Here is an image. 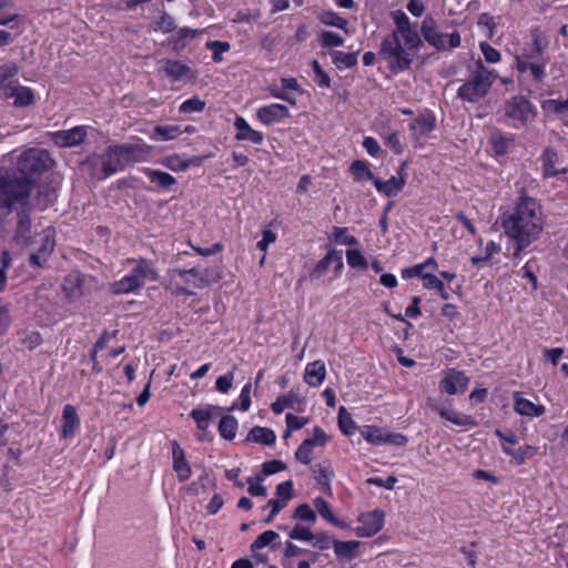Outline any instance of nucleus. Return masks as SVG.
I'll return each mask as SVG.
<instances>
[{
  "mask_svg": "<svg viewBox=\"0 0 568 568\" xmlns=\"http://www.w3.org/2000/svg\"><path fill=\"white\" fill-rule=\"evenodd\" d=\"M314 507L316 508V510L318 511V514L324 518L326 519L328 523H331L332 525L338 527V528H342V529H346L348 528V525L339 519H337L332 509H331V505L323 498V497H316L314 499Z\"/></svg>",
  "mask_w": 568,
  "mask_h": 568,
  "instance_id": "obj_29",
  "label": "nucleus"
},
{
  "mask_svg": "<svg viewBox=\"0 0 568 568\" xmlns=\"http://www.w3.org/2000/svg\"><path fill=\"white\" fill-rule=\"evenodd\" d=\"M338 427L346 436L352 435L356 429L352 415L344 406H341L338 409Z\"/></svg>",
  "mask_w": 568,
  "mask_h": 568,
  "instance_id": "obj_41",
  "label": "nucleus"
},
{
  "mask_svg": "<svg viewBox=\"0 0 568 568\" xmlns=\"http://www.w3.org/2000/svg\"><path fill=\"white\" fill-rule=\"evenodd\" d=\"M344 43V39L332 31H323L321 34V45L323 48L341 47Z\"/></svg>",
  "mask_w": 568,
  "mask_h": 568,
  "instance_id": "obj_54",
  "label": "nucleus"
},
{
  "mask_svg": "<svg viewBox=\"0 0 568 568\" xmlns=\"http://www.w3.org/2000/svg\"><path fill=\"white\" fill-rule=\"evenodd\" d=\"M379 55L388 62V69L393 73L408 70L413 63V55L402 45L397 31L383 39Z\"/></svg>",
  "mask_w": 568,
  "mask_h": 568,
  "instance_id": "obj_5",
  "label": "nucleus"
},
{
  "mask_svg": "<svg viewBox=\"0 0 568 568\" xmlns=\"http://www.w3.org/2000/svg\"><path fill=\"white\" fill-rule=\"evenodd\" d=\"M547 47V41L542 39L538 29H534L531 32V43L526 44L523 48L520 54L525 55L526 59L532 61L545 60L544 52Z\"/></svg>",
  "mask_w": 568,
  "mask_h": 568,
  "instance_id": "obj_21",
  "label": "nucleus"
},
{
  "mask_svg": "<svg viewBox=\"0 0 568 568\" xmlns=\"http://www.w3.org/2000/svg\"><path fill=\"white\" fill-rule=\"evenodd\" d=\"M318 19L322 23L326 26L336 27L339 29H345L348 23L346 19L339 17L337 13L332 11H323L318 16Z\"/></svg>",
  "mask_w": 568,
  "mask_h": 568,
  "instance_id": "obj_47",
  "label": "nucleus"
},
{
  "mask_svg": "<svg viewBox=\"0 0 568 568\" xmlns=\"http://www.w3.org/2000/svg\"><path fill=\"white\" fill-rule=\"evenodd\" d=\"M211 408L217 409V406H209L206 409L195 408L190 413V416L196 422L197 428L201 430H206L209 427V423L212 418V414L210 412Z\"/></svg>",
  "mask_w": 568,
  "mask_h": 568,
  "instance_id": "obj_45",
  "label": "nucleus"
},
{
  "mask_svg": "<svg viewBox=\"0 0 568 568\" xmlns=\"http://www.w3.org/2000/svg\"><path fill=\"white\" fill-rule=\"evenodd\" d=\"M335 263V271L341 272L344 267L342 251L331 250L327 254L317 262L314 270L311 272V278H320L322 277L331 266V264Z\"/></svg>",
  "mask_w": 568,
  "mask_h": 568,
  "instance_id": "obj_19",
  "label": "nucleus"
},
{
  "mask_svg": "<svg viewBox=\"0 0 568 568\" xmlns=\"http://www.w3.org/2000/svg\"><path fill=\"white\" fill-rule=\"evenodd\" d=\"M424 286L426 288H435L443 300H448L449 294L445 288L444 283L434 274L424 275Z\"/></svg>",
  "mask_w": 568,
  "mask_h": 568,
  "instance_id": "obj_49",
  "label": "nucleus"
},
{
  "mask_svg": "<svg viewBox=\"0 0 568 568\" xmlns=\"http://www.w3.org/2000/svg\"><path fill=\"white\" fill-rule=\"evenodd\" d=\"M427 406L432 410L437 412L443 418L453 423L454 425L462 426V427H476L477 426V422L470 415L457 413L455 410L440 407L432 398L427 399Z\"/></svg>",
  "mask_w": 568,
  "mask_h": 568,
  "instance_id": "obj_16",
  "label": "nucleus"
},
{
  "mask_svg": "<svg viewBox=\"0 0 568 568\" xmlns=\"http://www.w3.org/2000/svg\"><path fill=\"white\" fill-rule=\"evenodd\" d=\"M313 447L312 442L304 439L295 453V458L305 465L310 464Z\"/></svg>",
  "mask_w": 568,
  "mask_h": 568,
  "instance_id": "obj_58",
  "label": "nucleus"
},
{
  "mask_svg": "<svg viewBox=\"0 0 568 568\" xmlns=\"http://www.w3.org/2000/svg\"><path fill=\"white\" fill-rule=\"evenodd\" d=\"M80 426V418L77 408L73 405H65L62 412V428L61 436L63 438H71L74 436L75 430Z\"/></svg>",
  "mask_w": 568,
  "mask_h": 568,
  "instance_id": "obj_23",
  "label": "nucleus"
},
{
  "mask_svg": "<svg viewBox=\"0 0 568 568\" xmlns=\"http://www.w3.org/2000/svg\"><path fill=\"white\" fill-rule=\"evenodd\" d=\"M351 173L354 175L355 180H374V174L371 171L368 164L361 160H355L349 168Z\"/></svg>",
  "mask_w": 568,
  "mask_h": 568,
  "instance_id": "obj_43",
  "label": "nucleus"
},
{
  "mask_svg": "<svg viewBox=\"0 0 568 568\" xmlns=\"http://www.w3.org/2000/svg\"><path fill=\"white\" fill-rule=\"evenodd\" d=\"M480 50L488 63H497L500 60V53L487 42L480 43Z\"/></svg>",
  "mask_w": 568,
  "mask_h": 568,
  "instance_id": "obj_63",
  "label": "nucleus"
},
{
  "mask_svg": "<svg viewBox=\"0 0 568 568\" xmlns=\"http://www.w3.org/2000/svg\"><path fill=\"white\" fill-rule=\"evenodd\" d=\"M295 395L290 392L287 395L280 396L273 404L272 410L275 414H281L285 408L293 407Z\"/></svg>",
  "mask_w": 568,
  "mask_h": 568,
  "instance_id": "obj_56",
  "label": "nucleus"
},
{
  "mask_svg": "<svg viewBox=\"0 0 568 568\" xmlns=\"http://www.w3.org/2000/svg\"><path fill=\"white\" fill-rule=\"evenodd\" d=\"M205 108V101L201 100L199 97H193L186 101H184L179 111L181 113H192V112H201Z\"/></svg>",
  "mask_w": 568,
  "mask_h": 568,
  "instance_id": "obj_53",
  "label": "nucleus"
},
{
  "mask_svg": "<svg viewBox=\"0 0 568 568\" xmlns=\"http://www.w3.org/2000/svg\"><path fill=\"white\" fill-rule=\"evenodd\" d=\"M236 429L237 420L234 416L225 415L221 418L219 423V433L224 439L232 440L235 437Z\"/></svg>",
  "mask_w": 568,
  "mask_h": 568,
  "instance_id": "obj_38",
  "label": "nucleus"
},
{
  "mask_svg": "<svg viewBox=\"0 0 568 568\" xmlns=\"http://www.w3.org/2000/svg\"><path fill=\"white\" fill-rule=\"evenodd\" d=\"M276 436L272 429L261 426H254L246 437V442L258 443L267 446L273 445Z\"/></svg>",
  "mask_w": 568,
  "mask_h": 568,
  "instance_id": "obj_30",
  "label": "nucleus"
},
{
  "mask_svg": "<svg viewBox=\"0 0 568 568\" xmlns=\"http://www.w3.org/2000/svg\"><path fill=\"white\" fill-rule=\"evenodd\" d=\"M206 47L211 50H213L212 60L214 62H221L222 61V53L230 50L231 45L229 42L223 41H210L206 43Z\"/></svg>",
  "mask_w": 568,
  "mask_h": 568,
  "instance_id": "obj_55",
  "label": "nucleus"
},
{
  "mask_svg": "<svg viewBox=\"0 0 568 568\" xmlns=\"http://www.w3.org/2000/svg\"><path fill=\"white\" fill-rule=\"evenodd\" d=\"M514 398V408L523 416L538 417L545 413V407L542 405L534 404L532 402L521 397L519 393H516Z\"/></svg>",
  "mask_w": 568,
  "mask_h": 568,
  "instance_id": "obj_26",
  "label": "nucleus"
},
{
  "mask_svg": "<svg viewBox=\"0 0 568 568\" xmlns=\"http://www.w3.org/2000/svg\"><path fill=\"white\" fill-rule=\"evenodd\" d=\"M174 272L189 285L194 288H204L217 278H211L210 271L200 270L199 267L192 268H178Z\"/></svg>",
  "mask_w": 568,
  "mask_h": 568,
  "instance_id": "obj_14",
  "label": "nucleus"
},
{
  "mask_svg": "<svg viewBox=\"0 0 568 568\" xmlns=\"http://www.w3.org/2000/svg\"><path fill=\"white\" fill-rule=\"evenodd\" d=\"M92 278L79 271L69 273L63 281V291L70 301L84 296L90 290Z\"/></svg>",
  "mask_w": 568,
  "mask_h": 568,
  "instance_id": "obj_10",
  "label": "nucleus"
},
{
  "mask_svg": "<svg viewBox=\"0 0 568 568\" xmlns=\"http://www.w3.org/2000/svg\"><path fill=\"white\" fill-rule=\"evenodd\" d=\"M293 518L314 524L316 520V513L308 504H301L296 507Z\"/></svg>",
  "mask_w": 568,
  "mask_h": 568,
  "instance_id": "obj_51",
  "label": "nucleus"
},
{
  "mask_svg": "<svg viewBox=\"0 0 568 568\" xmlns=\"http://www.w3.org/2000/svg\"><path fill=\"white\" fill-rule=\"evenodd\" d=\"M496 78L495 71L486 68L481 60L476 61L470 79L457 90V98L470 103L479 102L488 94Z\"/></svg>",
  "mask_w": 568,
  "mask_h": 568,
  "instance_id": "obj_3",
  "label": "nucleus"
},
{
  "mask_svg": "<svg viewBox=\"0 0 568 568\" xmlns=\"http://www.w3.org/2000/svg\"><path fill=\"white\" fill-rule=\"evenodd\" d=\"M128 261L135 262L136 265L130 274L110 285V292L114 295L136 292L144 286L145 280L158 281L159 278V274L151 261L143 257Z\"/></svg>",
  "mask_w": 568,
  "mask_h": 568,
  "instance_id": "obj_4",
  "label": "nucleus"
},
{
  "mask_svg": "<svg viewBox=\"0 0 568 568\" xmlns=\"http://www.w3.org/2000/svg\"><path fill=\"white\" fill-rule=\"evenodd\" d=\"M346 261L347 264L353 268L366 270L368 266L366 258L359 250H347Z\"/></svg>",
  "mask_w": 568,
  "mask_h": 568,
  "instance_id": "obj_50",
  "label": "nucleus"
},
{
  "mask_svg": "<svg viewBox=\"0 0 568 568\" xmlns=\"http://www.w3.org/2000/svg\"><path fill=\"white\" fill-rule=\"evenodd\" d=\"M14 205H18L19 209L17 211V226L14 231V240L17 243L22 245H30L33 243L31 237V210L32 207L29 204V200L26 201H16Z\"/></svg>",
  "mask_w": 568,
  "mask_h": 568,
  "instance_id": "obj_9",
  "label": "nucleus"
},
{
  "mask_svg": "<svg viewBox=\"0 0 568 568\" xmlns=\"http://www.w3.org/2000/svg\"><path fill=\"white\" fill-rule=\"evenodd\" d=\"M284 469H286L285 463H283L282 460L273 459V460L265 462L262 465V475L270 476V475L276 474L278 471H282Z\"/></svg>",
  "mask_w": 568,
  "mask_h": 568,
  "instance_id": "obj_62",
  "label": "nucleus"
},
{
  "mask_svg": "<svg viewBox=\"0 0 568 568\" xmlns=\"http://www.w3.org/2000/svg\"><path fill=\"white\" fill-rule=\"evenodd\" d=\"M151 150L152 148L144 143L112 145L113 153L120 155L123 166L144 160Z\"/></svg>",
  "mask_w": 568,
  "mask_h": 568,
  "instance_id": "obj_11",
  "label": "nucleus"
},
{
  "mask_svg": "<svg viewBox=\"0 0 568 568\" xmlns=\"http://www.w3.org/2000/svg\"><path fill=\"white\" fill-rule=\"evenodd\" d=\"M84 164H88L93 169L92 174L99 180L124 169L120 155L113 153L112 145L102 154H93L89 156Z\"/></svg>",
  "mask_w": 568,
  "mask_h": 568,
  "instance_id": "obj_7",
  "label": "nucleus"
},
{
  "mask_svg": "<svg viewBox=\"0 0 568 568\" xmlns=\"http://www.w3.org/2000/svg\"><path fill=\"white\" fill-rule=\"evenodd\" d=\"M258 120L266 125H271L276 121H281L285 118L290 116V111L287 106L280 103H274L271 105L262 106L257 110L256 113Z\"/></svg>",
  "mask_w": 568,
  "mask_h": 568,
  "instance_id": "obj_20",
  "label": "nucleus"
},
{
  "mask_svg": "<svg viewBox=\"0 0 568 568\" xmlns=\"http://www.w3.org/2000/svg\"><path fill=\"white\" fill-rule=\"evenodd\" d=\"M314 542L313 546L317 548L318 550H326L331 546L334 547V542L336 539H333L327 532L320 531L317 534H314Z\"/></svg>",
  "mask_w": 568,
  "mask_h": 568,
  "instance_id": "obj_59",
  "label": "nucleus"
},
{
  "mask_svg": "<svg viewBox=\"0 0 568 568\" xmlns=\"http://www.w3.org/2000/svg\"><path fill=\"white\" fill-rule=\"evenodd\" d=\"M406 183L404 176H392L389 180L385 181L386 190L389 191L387 196H395L398 192H400Z\"/></svg>",
  "mask_w": 568,
  "mask_h": 568,
  "instance_id": "obj_60",
  "label": "nucleus"
},
{
  "mask_svg": "<svg viewBox=\"0 0 568 568\" xmlns=\"http://www.w3.org/2000/svg\"><path fill=\"white\" fill-rule=\"evenodd\" d=\"M361 542L358 540H335L334 551L338 559L351 560L358 556V547Z\"/></svg>",
  "mask_w": 568,
  "mask_h": 568,
  "instance_id": "obj_28",
  "label": "nucleus"
},
{
  "mask_svg": "<svg viewBox=\"0 0 568 568\" xmlns=\"http://www.w3.org/2000/svg\"><path fill=\"white\" fill-rule=\"evenodd\" d=\"M427 406L432 410L437 412L443 418L453 423L454 425L462 426V427H476L477 426V422L470 415L457 413L455 410L440 407L432 398L427 399Z\"/></svg>",
  "mask_w": 568,
  "mask_h": 568,
  "instance_id": "obj_15",
  "label": "nucleus"
},
{
  "mask_svg": "<svg viewBox=\"0 0 568 568\" xmlns=\"http://www.w3.org/2000/svg\"><path fill=\"white\" fill-rule=\"evenodd\" d=\"M200 31L197 29H191V28H181L178 32V38L173 41L174 49L176 51L183 49L185 47V40L186 39H194Z\"/></svg>",
  "mask_w": 568,
  "mask_h": 568,
  "instance_id": "obj_52",
  "label": "nucleus"
},
{
  "mask_svg": "<svg viewBox=\"0 0 568 568\" xmlns=\"http://www.w3.org/2000/svg\"><path fill=\"white\" fill-rule=\"evenodd\" d=\"M326 376L325 364L322 361L308 363L305 368L304 381L312 387L320 386Z\"/></svg>",
  "mask_w": 568,
  "mask_h": 568,
  "instance_id": "obj_25",
  "label": "nucleus"
},
{
  "mask_svg": "<svg viewBox=\"0 0 568 568\" xmlns=\"http://www.w3.org/2000/svg\"><path fill=\"white\" fill-rule=\"evenodd\" d=\"M234 126L236 129V140H248L254 144H261L264 140L263 134L258 131L253 130L246 120L242 116H237L234 121Z\"/></svg>",
  "mask_w": 568,
  "mask_h": 568,
  "instance_id": "obj_24",
  "label": "nucleus"
},
{
  "mask_svg": "<svg viewBox=\"0 0 568 568\" xmlns=\"http://www.w3.org/2000/svg\"><path fill=\"white\" fill-rule=\"evenodd\" d=\"M399 36L403 37L405 45L408 50L418 51L423 47L420 36L413 26L400 31Z\"/></svg>",
  "mask_w": 568,
  "mask_h": 568,
  "instance_id": "obj_40",
  "label": "nucleus"
},
{
  "mask_svg": "<svg viewBox=\"0 0 568 568\" xmlns=\"http://www.w3.org/2000/svg\"><path fill=\"white\" fill-rule=\"evenodd\" d=\"M278 538V534L274 530H266L262 532L252 544L251 551L255 552L258 549L270 546L272 549H276L278 545L274 541Z\"/></svg>",
  "mask_w": 568,
  "mask_h": 568,
  "instance_id": "obj_36",
  "label": "nucleus"
},
{
  "mask_svg": "<svg viewBox=\"0 0 568 568\" xmlns=\"http://www.w3.org/2000/svg\"><path fill=\"white\" fill-rule=\"evenodd\" d=\"M362 436L373 445H384L385 434L378 426H364L361 429Z\"/></svg>",
  "mask_w": 568,
  "mask_h": 568,
  "instance_id": "obj_44",
  "label": "nucleus"
},
{
  "mask_svg": "<svg viewBox=\"0 0 568 568\" xmlns=\"http://www.w3.org/2000/svg\"><path fill=\"white\" fill-rule=\"evenodd\" d=\"M19 73V67L16 62L9 61L0 65V88L11 89L10 79L14 78Z\"/></svg>",
  "mask_w": 568,
  "mask_h": 568,
  "instance_id": "obj_39",
  "label": "nucleus"
},
{
  "mask_svg": "<svg viewBox=\"0 0 568 568\" xmlns=\"http://www.w3.org/2000/svg\"><path fill=\"white\" fill-rule=\"evenodd\" d=\"M436 120L432 114L419 115L410 123V130L415 131L419 135H426L432 132L435 128Z\"/></svg>",
  "mask_w": 568,
  "mask_h": 568,
  "instance_id": "obj_34",
  "label": "nucleus"
},
{
  "mask_svg": "<svg viewBox=\"0 0 568 568\" xmlns=\"http://www.w3.org/2000/svg\"><path fill=\"white\" fill-rule=\"evenodd\" d=\"M14 97L16 106H29L34 103V94L30 88L27 87H12L10 92H4V99Z\"/></svg>",
  "mask_w": 568,
  "mask_h": 568,
  "instance_id": "obj_27",
  "label": "nucleus"
},
{
  "mask_svg": "<svg viewBox=\"0 0 568 568\" xmlns=\"http://www.w3.org/2000/svg\"><path fill=\"white\" fill-rule=\"evenodd\" d=\"M491 143H493L496 154L503 155V154L507 153L510 145L514 144V138L505 136V135L498 133V134L493 135Z\"/></svg>",
  "mask_w": 568,
  "mask_h": 568,
  "instance_id": "obj_48",
  "label": "nucleus"
},
{
  "mask_svg": "<svg viewBox=\"0 0 568 568\" xmlns=\"http://www.w3.org/2000/svg\"><path fill=\"white\" fill-rule=\"evenodd\" d=\"M288 536L294 540H304V541H313L314 534L311 531L308 527H304L302 525H296L290 532Z\"/></svg>",
  "mask_w": 568,
  "mask_h": 568,
  "instance_id": "obj_57",
  "label": "nucleus"
},
{
  "mask_svg": "<svg viewBox=\"0 0 568 568\" xmlns=\"http://www.w3.org/2000/svg\"><path fill=\"white\" fill-rule=\"evenodd\" d=\"M57 192L50 185H41L36 195V205L40 210L47 209L49 205L53 204L57 200Z\"/></svg>",
  "mask_w": 568,
  "mask_h": 568,
  "instance_id": "obj_35",
  "label": "nucleus"
},
{
  "mask_svg": "<svg viewBox=\"0 0 568 568\" xmlns=\"http://www.w3.org/2000/svg\"><path fill=\"white\" fill-rule=\"evenodd\" d=\"M545 176H557L560 173H566L567 169H562L561 171L557 170L555 164L558 160V154L554 149L547 148L544 150L541 155Z\"/></svg>",
  "mask_w": 568,
  "mask_h": 568,
  "instance_id": "obj_31",
  "label": "nucleus"
},
{
  "mask_svg": "<svg viewBox=\"0 0 568 568\" xmlns=\"http://www.w3.org/2000/svg\"><path fill=\"white\" fill-rule=\"evenodd\" d=\"M276 496L277 499L285 500L287 503L290 499L293 498V481L286 480L276 486Z\"/></svg>",
  "mask_w": 568,
  "mask_h": 568,
  "instance_id": "obj_61",
  "label": "nucleus"
},
{
  "mask_svg": "<svg viewBox=\"0 0 568 568\" xmlns=\"http://www.w3.org/2000/svg\"><path fill=\"white\" fill-rule=\"evenodd\" d=\"M182 133V130L179 125H156L154 128V138H158L162 141H169L175 139L178 135Z\"/></svg>",
  "mask_w": 568,
  "mask_h": 568,
  "instance_id": "obj_46",
  "label": "nucleus"
},
{
  "mask_svg": "<svg viewBox=\"0 0 568 568\" xmlns=\"http://www.w3.org/2000/svg\"><path fill=\"white\" fill-rule=\"evenodd\" d=\"M468 377L460 371L450 369L440 382L443 390L449 395L464 393L468 385Z\"/></svg>",
  "mask_w": 568,
  "mask_h": 568,
  "instance_id": "obj_17",
  "label": "nucleus"
},
{
  "mask_svg": "<svg viewBox=\"0 0 568 568\" xmlns=\"http://www.w3.org/2000/svg\"><path fill=\"white\" fill-rule=\"evenodd\" d=\"M53 165L49 151L31 148L20 154L14 169L0 173V229L14 202L29 200L37 179Z\"/></svg>",
  "mask_w": 568,
  "mask_h": 568,
  "instance_id": "obj_1",
  "label": "nucleus"
},
{
  "mask_svg": "<svg viewBox=\"0 0 568 568\" xmlns=\"http://www.w3.org/2000/svg\"><path fill=\"white\" fill-rule=\"evenodd\" d=\"M161 63L163 72L172 82L181 81L184 78H194L192 69L178 60L164 59Z\"/></svg>",
  "mask_w": 568,
  "mask_h": 568,
  "instance_id": "obj_18",
  "label": "nucleus"
},
{
  "mask_svg": "<svg viewBox=\"0 0 568 568\" xmlns=\"http://www.w3.org/2000/svg\"><path fill=\"white\" fill-rule=\"evenodd\" d=\"M420 33L425 41L438 51H444L447 48H458L460 45L459 32L454 31L449 36L438 32L436 21L432 16H426L424 18Z\"/></svg>",
  "mask_w": 568,
  "mask_h": 568,
  "instance_id": "obj_6",
  "label": "nucleus"
},
{
  "mask_svg": "<svg viewBox=\"0 0 568 568\" xmlns=\"http://www.w3.org/2000/svg\"><path fill=\"white\" fill-rule=\"evenodd\" d=\"M505 115L527 125L536 116V109L525 95H514L505 102Z\"/></svg>",
  "mask_w": 568,
  "mask_h": 568,
  "instance_id": "obj_8",
  "label": "nucleus"
},
{
  "mask_svg": "<svg viewBox=\"0 0 568 568\" xmlns=\"http://www.w3.org/2000/svg\"><path fill=\"white\" fill-rule=\"evenodd\" d=\"M145 174L149 176L152 183H155L162 189H170L176 183L175 179L166 172L145 169Z\"/></svg>",
  "mask_w": 568,
  "mask_h": 568,
  "instance_id": "obj_37",
  "label": "nucleus"
},
{
  "mask_svg": "<svg viewBox=\"0 0 568 568\" xmlns=\"http://www.w3.org/2000/svg\"><path fill=\"white\" fill-rule=\"evenodd\" d=\"M385 514L383 510H373L359 517L361 526L356 528V534L359 537H372L376 535L384 525Z\"/></svg>",
  "mask_w": 568,
  "mask_h": 568,
  "instance_id": "obj_12",
  "label": "nucleus"
},
{
  "mask_svg": "<svg viewBox=\"0 0 568 568\" xmlns=\"http://www.w3.org/2000/svg\"><path fill=\"white\" fill-rule=\"evenodd\" d=\"M505 234L515 243L513 257L517 258L532 242L540 237L545 222L542 210L536 199L520 196L515 206L503 215Z\"/></svg>",
  "mask_w": 568,
  "mask_h": 568,
  "instance_id": "obj_2",
  "label": "nucleus"
},
{
  "mask_svg": "<svg viewBox=\"0 0 568 568\" xmlns=\"http://www.w3.org/2000/svg\"><path fill=\"white\" fill-rule=\"evenodd\" d=\"M173 469L180 481H185L191 476V467L185 458L184 450L176 440L172 442Z\"/></svg>",
  "mask_w": 568,
  "mask_h": 568,
  "instance_id": "obj_22",
  "label": "nucleus"
},
{
  "mask_svg": "<svg viewBox=\"0 0 568 568\" xmlns=\"http://www.w3.org/2000/svg\"><path fill=\"white\" fill-rule=\"evenodd\" d=\"M503 450L505 454L511 456L517 465L524 464L527 459L532 458L537 454V447L530 445L517 449L504 446Z\"/></svg>",
  "mask_w": 568,
  "mask_h": 568,
  "instance_id": "obj_33",
  "label": "nucleus"
},
{
  "mask_svg": "<svg viewBox=\"0 0 568 568\" xmlns=\"http://www.w3.org/2000/svg\"><path fill=\"white\" fill-rule=\"evenodd\" d=\"M357 52L345 53L343 51H333L331 53L332 61L339 70L353 68L357 64Z\"/></svg>",
  "mask_w": 568,
  "mask_h": 568,
  "instance_id": "obj_32",
  "label": "nucleus"
},
{
  "mask_svg": "<svg viewBox=\"0 0 568 568\" xmlns=\"http://www.w3.org/2000/svg\"><path fill=\"white\" fill-rule=\"evenodd\" d=\"M546 63H547L546 60H540V61H534L531 63V65H529L528 71H530V74L535 81H537V82L542 81L544 78L546 77V72H545Z\"/></svg>",
  "mask_w": 568,
  "mask_h": 568,
  "instance_id": "obj_64",
  "label": "nucleus"
},
{
  "mask_svg": "<svg viewBox=\"0 0 568 568\" xmlns=\"http://www.w3.org/2000/svg\"><path fill=\"white\" fill-rule=\"evenodd\" d=\"M51 141L59 148H73L80 145L85 136L84 126H74L71 130H61L50 134Z\"/></svg>",
  "mask_w": 568,
  "mask_h": 568,
  "instance_id": "obj_13",
  "label": "nucleus"
},
{
  "mask_svg": "<svg viewBox=\"0 0 568 568\" xmlns=\"http://www.w3.org/2000/svg\"><path fill=\"white\" fill-rule=\"evenodd\" d=\"M39 237L40 246L37 251L40 252L42 256L49 257L55 246L53 232L50 229H47L41 234H39Z\"/></svg>",
  "mask_w": 568,
  "mask_h": 568,
  "instance_id": "obj_42",
  "label": "nucleus"
}]
</instances>
